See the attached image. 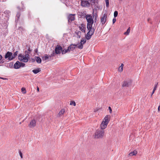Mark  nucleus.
Returning a JSON list of instances; mask_svg holds the SVG:
<instances>
[{
  "instance_id": "1",
  "label": "nucleus",
  "mask_w": 160,
  "mask_h": 160,
  "mask_svg": "<svg viewBox=\"0 0 160 160\" xmlns=\"http://www.w3.org/2000/svg\"><path fill=\"white\" fill-rule=\"evenodd\" d=\"M85 17L88 22L87 28L89 31L86 35L85 37L87 40H89L91 38L93 34L95 31L94 28L92 27L93 20L92 17L91 15H86Z\"/></svg>"
},
{
  "instance_id": "2",
  "label": "nucleus",
  "mask_w": 160,
  "mask_h": 160,
  "mask_svg": "<svg viewBox=\"0 0 160 160\" xmlns=\"http://www.w3.org/2000/svg\"><path fill=\"white\" fill-rule=\"evenodd\" d=\"M25 55L22 54H19L18 56V58L20 61L26 62H28L29 58V54L28 52L26 51H25Z\"/></svg>"
},
{
  "instance_id": "3",
  "label": "nucleus",
  "mask_w": 160,
  "mask_h": 160,
  "mask_svg": "<svg viewBox=\"0 0 160 160\" xmlns=\"http://www.w3.org/2000/svg\"><path fill=\"white\" fill-rule=\"evenodd\" d=\"M105 133L104 130L102 129L97 130L95 133V138H102Z\"/></svg>"
},
{
  "instance_id": "4",
  "label": "nucleus",
  "mask_w": 160,
  "mask_h": 160,
  "mask_svg": "<svg viewBox=\"0 0 160 160\" xmlns=\"http://www.w3.org/2000/svg\"><path fill=\"white\" fill-rule=\"evenodd\" d=\"M25 64L22 62H20L19 61H17L14 64L13 67L15 69H18L20 67H23L25 66Z\"/></svg>"
},
{
  "instance_id": "5",
  "label": "nucleus",
  "mask_w": 160,
  "mask_h": 160,
  "mask_svg": "<svg viewBox=\"0 0 160 160\" xmlns=\"http://www.w3.org/2000/svg\"><path fill=\"white\" fill-rule=\"evenodd\" d=\"M81 5L82 7L88 8L89 6L90 3L88 1L81 0Z\"/></svg>"
},
{
  "instance_id": "6",
  "label": "nucleus",
  "mask_w": 160,
  "mask_h": 160,
  "mask_svg": "<svg viewBox=\"0 0 160 160\" xmlns=\"http://www.w3.org/2000/svg\"><path fill=\"white\" fill-rule=\"evenodd\" d=\"M5 58H8V59L10 61L13 59V56H12V53L10 52H8L5 55Z\"/></svg>"
},
{
  "instance_id": "7",
  "label": "nucleus",
  "mask_w": 160,
  "mask_h": 160,
  "mask_svg": "<svg viewBox=\"0 0 160 160\" xmlns=\"http://www.w3.org/2000/svg\"><path fill=\"white\" fill-rule=\"evenodd\" d=\"M132 81L130 79L124 81L122 84L123 87H128L131 85Z\"/></svg>"
},
{
  "instance_id": "8",
  "label": "nucleus",
  "mask_w": 160,
  "mask_h": 160,
  "mask_svg": "<svg viewBox=\"0 0 160 160\" xmlns=\"http://www.w3.org/2000/svg\"><path fill=\"white\" fill-rule=\"evenodd\" d=\"M62 47L59 45H57L55 48V51L57 54H60L61 52H62Z\"/></svg>"
},
{
  "instance_id": "9",
  "label": "nucleus",
  "mask_w": 160,
  "mask_h": 160,
  "mask_svg": "<svg viewBox=\"0 0 160 160\" xmlns=\"http://www.w3.org/2000/svg\"><path fill=\"white\" fill-rule=\"evenodd\" d=\"M86 42V39L83 38L81 40L80 43H79V45L78 46V48L80 49H82L83 48V45Z\"/></svg>"
},
{
  "instance_id": "10",
  "label": "nucleus",
  "mask_w": 160,
  "mask_h": 160,
  "mask_svg": "<svg viewBox=\"0 0 160 160\" xmlns=\"http://www.w3.org/2000/svg\"><path fill=\"white\" fill-rule=\"evenodd\" d=\"M107 14H104L103 16L101 17V22L102 25L104 24L106 21L107 18Z\"/></svg>"
},
{
  "instance_id": "11",
  "label": "nucleus",
  "mask_w": 160,
  "mask_h": 160,
  "mask_svg": "<svg viewBox=\"0 0 160 160\" xmlns=\"http://www.w3.org/2000/svg\"><path fill=\"white\" fill-rule=\"evenodd\" d=\"M36 121L35 120H32L28 124V126L30 128H33L36 126Z\"/></svg>"
},
{
  "instance_id": "12",
  "label": "nucleus",
  "mask_w": 160,
  "mask_h": 160,
  "mask_svg": "<svg viewBox=\"0 0 160 160\" xmlns=\"http://www.w3.org/2000/svg\"><path fill=\"white\" fill-rule=\"evenodd\" d=\"M110 116L109 115H107L104 117L102 121L106 122V123L108 124L110 121Z\"/></svg>"
},
{
  "instance_id": "13",
  "label": "nucleus",
  "mask_w": 160,
  "mask_h": 160,
  "mask_svg": "<svg viewBox=\"0 0 160 160\" xmlns=\"http://www.w3.org/2000/svg\"><path fill=\"white\" fill-rule=\"evenodd\" d=\"M108 124V123L102 121L100 125L101 129L103 130L107 128Z\"/></svg>"
},
{
  "instance_id": "14",
  "label": "nucleus",
  "mask_w": 160,
  "mask_h": 160,
  "mask_svg": "<svg viewBox=\"0 0 160 160\" xmlns=\"http://www.w3.org/2000/svg\"><path fill=\"white\" fill-rule=\"evenodd\" d=\"M74 14H70L68 17V21L70 22L73 21L75 19Z\"/></svg>"
},
{
  "instance_id": "15",
  "label": "nucleus",
  "mask_w": 160,
  "mask_h": 160,
  "mask_svg": "<svg viewBox=\"0 0 160 160\" xmlns=\"http://www.w3.org/2000/svg\"><path fill=\"white\" fill-rule=\"evenodd\" d=\"M78 45V44L77 45L75 44H72L70 45L68 47V49L69 51L73 50Z\"/></svg>"
},
{
  "instance_id": "16",
  "label": "nucleus",
  "mask_w": 160,
  "mask_h": 160,
  "mask_svg": "<svg viewBox=\"0 0 160 160\" xmlns=\"http://www.w3.org/2000/svg\"><path fill=\"white\" fill-rule=\"evenodd\" d=\"M79 28L80 30L81 31L83 32L84 33L85 32L86 28L83 24H82L81 26H79Z\"/></svg>"
},
{
  "instance_id": "17",
  "label": "nucleus",
  "mask_w": 160,
  "mask_h": 160,
  "mask_svg": "<svg viewBox=\"0 0 160 160\" xmlns=\"http://www.w3.org/2000/svg\"><path fill=\"white\" fill-rule=\"evenodd\" d=\"M65 109H62L59 112L58 116V117H61L65 112Z\"/></svg>"
},
{
  "instance_id": "18",
  "label": "nucleus",
  "mask_w": 160,
  "mask_h": 160,
  "mask_svg": "<svg viewBox=\"0 0 160 160\" xmlns=\"http://www.w3.org/2000/svg\"><path fill=\"white\" fill-rule=\"evenodd\" d=\"M49 57L48 55L45 54L44 56L42 57V60L43 61H48Z\"/></svg>"
},
{
  "instance_id": "19",
  "label": "nucleus",
  "mask_w": 160,
  "mask_h": 160,
  "mask_svg": "<svg viewBox=\"0 0 160 160\" xmlns=\"http://www.w3.org/2000/svg\"><path fill=\"white\" fill-rule=\"evenodd\" d=\"M41 71L40 69L39 68H38L37 69H35L32 70V72L34 74H37Z\"/></svg>"
},
{
  "instance_id": "20",
  "label": "nucleus",
  "mask_w": 160,
  "mask_h": 160,
  "mask_svg": "<svg viewBox=\"0 0 160 160\" xmlns=\"http://www.w3.org/2000/svg\"><path fill=\"white\" fill-rule=\"evenodd\" d=\"M158 85V82L155 84V86H154V88L153 89V91H152V93L151 94V97L152 96V95L154 93L155 91L156 90V89L157 88V87Z\"/></svg>"
},
{
  "instance_id": "21",
  "label": "nucleus",
  "mask_w": 160,
  "mask_h": 160,
  "mask_svg": "<svg viewBox=\"0 0 160 160\" xmlns=\"http://www.w3.org/2000/svg\"><path fill=\"white\" fill-rule=\"evenodd\" d=\"M137 153V151H134L133 152H131L129 154V155L130 156H132L133 155H136Z\"/></svg>"
},
{
  "instance_id": "22",
  "label": "nucleus",
  "mask_w": 160,
  "mask_h": 160,
  "mask_svg": "<svg viewBox=\"0 0 160 160\" xmlns=\"http://www.w3.org/2000/svg\"><path fill=\"white\" fill-rule=\"evenodd\" d=\"M123 64H122L121 66L119 67V68H118V71L119 72H122L123 69Z\"/></svg>"
},
{
  "instance_id": "23",
  "label": "nucleus",
  "mask_w": 160,
  "mask_h": 160,
  "mask_svg": "<svg viewBox=\"0 0 160 160\" xmlns=\"http://www.w3.org/2000/svg\"><path fill=\"white\" fill-rule=\"evenodd\" d=\"M36 62L38 63H41V59L39 57H37L36 58Z\"/></svg>"
},
{
  "instance_id": "24",
  "label": "nucleus",
  "mask_w": 160,
  "mask_h": 160,
  "mask_svg": "<svg viewBox=\"0 0 160 160\" xmlns=\"http://www.w3.org/2000/svg\"><path fill=\"white\" fill-rule=\"evenodd\" d=\"M130 27H129L127 29V31L124 33V34H125V35H128L129 33H130Z\"/></svg>"
},
{
  "instance_id": "25",
  "label": "nucleus",
  "mask_w": 160,
  "mask_h": 160,
  "mask_svg": "<svg viewBox=\"0 0 160 160\" xmlns=\"http://www.w3.org/2000/svg\"><path fill=\"white\" fill-rule=\"evenodd\" d=\"M70 51L68 49V48L67 49H65L62 51V54H64L66 53L67 52H69Z\"/></svg>"
},
{
  "instance_id": "26",
  "label": "nucleus",
  "mask_w": 160,
  "mask_h": 160,
  "mask_svg": "<svg viewBox=\"0 0 160 160\" xmlns=\"http://www.w3.org/2000/svg\"><path fill=\"white\" fill-rule=\"evenodd\" d=\"M18 53V51H16L13 54H12V56H13V59L17 55Z\"/></svg>"
},
{
  "instance_id": "27",
  "label": "nucleus",
  "mask_w": 160,
  "mask_h": 160,
  "mask_svg": "<svg viewBox=\"0 0 160 160\" xmlns=\"http://www.w3.org/2000/svg\"><path fill=\"white\" fill-rule=\"evenodd\" d=\"M70 105H73L74 106H76V103H75V102H74V101H71L70 102Z\"/></svg>"
},
{
  "instance_id": "28",
  "label": "nucleus",
  "mask_w": 160,
  "mask_h": 160,
  "mask_svg": "<svg viewBox=\"0 0 160 160\" xmlns=\"http://www.w3.org/2000/svg\"><path fill=\"white\" fill-rule=\"evenodd\" d=\"M106 3V6L107 7H108L109 6V2L108 0H105Z\"/></svg>"
},
{
  "instance_id": "29",
  "label": "nucleus",
  "mask_w": 160,
  "mask_h": 160,
  "mask_svg": "<svg viewBox=\"0 0 160 160\" xmlns=\"http://www.w3.org/2000/svg\"><path fill=\"white\" fill-rule=\"evenodd\" d=\"M22 91L23 92L24 94L26 93V92L25 88H22L21 89Z\"/></svg>"
},
{
  "instance_id": "30",
  "label": "nucleus",
  "mask_w": 160,
  "mask_h": 160,
  "mask_svg": "<svg viewBox=\"0 0 160 160\" xmlns=\"http://www.w3.org/2000/svg\"><path fill=\"white\" fill-rule=\"evenodd\" d=\"M118 15V12L117 11H115L114 13V18L117 17Z\"/></svg>"
},
{
  "instance_id": "31",
  "label": "nucleus",
  "mask_w": 160,
  "mask_h": 160,
  "mask_svg": "<svg viewBox=\"0 0 160 160\" xmlns=\"http://www.w3.org/2000/svg\"><path fill=\"white\" fill-rule=\"evenodd\" d=\"M76 33L78 37L80 38L81 37V32L80 31H78Z\"/></svg>"
},
{
  "instance_id": "32",
  "label": "nucleus",
  "mask_w": 160,
  "mask_h": 160,
  "mask_svg": "<svg viewBox=\"0 0 160 160\" xmlns=\"http://www.w3.org/2000/svg\"><path fill=\"white\" fill-rule=\"evenodd\" d=\"M19 154L20 155V156L21 158H23L22 153V152L20 151H19Z\"/></svg>"
},
{
  "instance_id": "33",
  "label": "nucleus",
  "mask_w": 160,
  "mask_h": 160,
  "mask_svg": "<svg viewBox=\"0 0 160 160\" xmlns=\"http://www.w3.org/2000/svg\"><path fill=\"white\" fill-rule=\"evenodd\" d=\"M108 109L109 111V112L110 113H112V108H111V107H108Z\"/></svg>"
},
{
  "instance_id": "34",
  "label": "nucleus",
  "mask_w": 160,
  "mask_h": 160,
  "mask_svg": "<svg viewBox=\"0 0 160 160\" xmlns=\"http://www.w3.org/2000/svg\"><path fill=\"white\" fill-rule=\"evenodd\" d=\"M10 12L8 11V10H6L5 12H4V13H7L8 14H9L10 13Z\"/></svg>"
},
{
  "instance_id": "35",
  "label": "nucleus",
  "mask_w": 160,
  "mask_h": 160,
  "mask_svg": "<svg viewBox=\"0 0 160 160\" xmlns=\"http://www.w3.org/2000/svg\"><path fill=\"white\" fill-rule=\"evenodd\" d=\"M116 21V19L115 18H114L113 19V20H112V22H113V23H114Z\"/></svg>"
},
{
  "instance_id": "36",
  "label": "nucleus",
  "mask_w": 160,
  "mask_h": 160,
  "mask_svg": "<svg viewBox=\"0 0 160 160\" xmlns=\"http://www.w3.org/2000/svg\"><path fill=\"white\" fill-rule=\"evenodd\" d=\"M20 16V13H18L17 14L16 16H17V17L18 18H19Z\"/></svg>"
},
{
  "instance_id": "37",
  "label": "nucleus",
  "mask_w": 160,
  "mask_h": 160,
  "mask_svg": "<svg viewBox=\"0 0 160 160\" xmlns=\"http://www.w3.org/2000/svg\"><path fill=\"white\" fill-rule=\"evenodd\" d=\"M160 105L158 107V112H159L160 111Z\"/></svg>"
},
{
  "instance_id": "38",
  "label": "nucleus",
  "mask_w": 160,
  "mask_h": 160,
  "mask_svg": "<svg viewBox=\"0 0 160 160\" xmlns=\"http://www.w3.org/2000/svg\"><path fill=\"white\" fill-rule=\"evenodd\" d=\"M2 56L0 54V61L2 60Z\"/></svg>"
},
{
  "instance_id": "39",
  "label": "nucleus",
  "mask_w": 160,
  "mask_h": 160,
  "mask_svg": "<svg viewBox=\"0 0 160 160\" xmlns=\"http://www.w3.org/2000/svg\"><path fill=\"white\" fill-rule=\"evenodd\" d=\"M37 91H38V92L39 91V88L38 87H37Z\"/></svg>"
},
{
  "instance_id": "40",
  "label": "nucleus",
  "mask_w": 160,
  "mask_h": 160,
  "mask_svg": "<svg viewBox=\"0 0 160 160\" xmlns=\"http://www.w3.org/2000/svg\"><path fill=\"white\" fill-rule=\"evenodd\" d=\"M28 50L29 51V52H30L31 51V50L30 49V48H29L28 49Z\"/></svg>"
},
{
  "instance_id": "41",
  "label": "nucleus",
  "mask_w": 160,
  "mask_h": 160,
  "mask_svg": "<svg viewBox=\"0 0 160 160\" xmlns=\"http://www.w3.org/2000/svg\"><path fill=\"white\" fill-rule=\"evenodd\" d=\"M150 20V18H148V22H149Z\"/></svg>"
},
{
  "instance_id": "42",
  "label": "nucleus",
  "mask_w": 160,
  "mask_h": 160,
  "mask_svg": "<svg viewBox=\"0 0 160 160\" xmlns=\"http://www.w3.org/2000/svg\"><path fill=\"white\" fill-rule=\"evenodd\" d=\"M2 78V79H6V78Z\"/></svg>"
},
{
  "instance_id": "43",
  "label": "nucleus",
  "mask_w": 160,
  "mask_h": 160,
  "mask_svg": "<svg viewBox=\"0 0 160 160\" xmlns=\"http://www.w3.org/2000/svg\"><path fill=\"white\" fill-rule=\"evenodd\" d=\"M98 110H94V111L95 112H96Z\"/></svg>"
},
{
  "instance_id": "44",
  "label": "nucleus",
  "mask_w": 160,
  "mask_h": 160,
  "mask_svg": "<svg viewBox=\"0 0 160 160\" xmlns=\"http://www.w3.org/2000/svg\"><path fill=\"white\" fill-rule=\"evenodd\" d=\"M3 62H4L3 61L2 62V61H1V62H2V63H3Z\"/></svg>"
}]
</instances>
